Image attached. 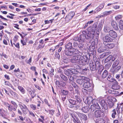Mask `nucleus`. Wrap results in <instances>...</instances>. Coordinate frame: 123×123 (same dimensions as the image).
<instances>
[{
    "label": "nucleus",
    "instance_id": "obj_46",
    "mask_svg": "<svg viewBox=\"0 0 123 123\" xmlns=\"http://www.w3.org/2000/svg\"><path fill=\"white\" fill-rule=\"evenodd\" d=\"M61 92L62 94L65 95H67L68 93V91L65 90H61Z\"/></svg>",
    "mask_w": 123,
    "mask_h": 123
},
{
    "label": "nucleus",
    "instance_id": "obj_29",
    "mask_svg": "<svg viewBox=\"0 0 123 123\" xmlns=\"http://www.w3.org/2000/svg\"><path fill=\"white\" fill-rule=\"evenodd\" d=\"M105 120L102 118H98L96 121V123H105Z\"/></svg>",
    "mask_w": 123,
    "mask_h": 123
},
{
    "label": "nucleus",
    "instance_id": "obj_22",
    "mask_svg": "<svg viewBox=\"0 0 123 123\" xmlns=\"http://www.w3.org/2000/svg\"><path fill=\"white\" fill-rule=\"evenodd\" d=\"M90 108L88 106H86L83 107L81 110L84 113H86L89 111Z\"/></svg>",
    "mask_w": 123,
    "mask_h": 123
},
{
    "label": "nucleus",
    "instance_id": "obj_10",
    "mask_svg": "<svg viewBox=\"0 0 123 123\" xmlns=\"http://www.w3.org/2000/svg\"><path fill=\"white\" fill-rule=\"evenodd\" d=\"M99 103L102 108V109L103 111L107 110L108 109L107 106L104 100H101L100 101Z\"/></svg>",
    "mask_w": 123,
    "mask_h": 123
},
{
    "label": "nucleus",
    "instance_id": "obj_21",
    "mask_svg": "<svg viewBox=\"0 0 123 123\" xmlns=\"http://www.w3.org/2000/svg\"><path fill=\"white\" fill-rule=\"evenodd\" d=\"M107 103H108L107 105L110 108H111L114 105V103L111 102L109 99L107 101Z\"/></svg>",
    "mask_w": 123,
    "mask_h": 123
},
{
    "label": "nucleus",
    "instance_id": "obj_26",
    "mask_svg": "<svg viewBox=\"0 0 123 123\" xmlns=\"http://www.w3.org/2000/svg\"><path fill=\"white\" fill-rule=\"evenodd\" d=\"M119 61L118 60H117L115 61L113 63L112 65V67L113 68H115L119 64Z\"/></svg>",
    "mask_w": 123,
    "mask_h": 123
},
{
    "label": "nucleus",
    "instance_id": "obj_50",
    "mask_svg": "<svg viewBox=\"0 0 123 123\" xmlns=\"http://www.w3.org/2000/svg\"><path fill=\"white\" fill-rule=\"evenodd\" d=\"M110 30V28L108 26H105L104 27V31L106 32H108Z\"/></svg>",
    "mask_w": 123,
    "mask_h": 123
},
{
    "label": "nucleus",
    "instance_id": "obj_54",
    "mask_svg": "<svg viewBox=\"0 0 123 123\" xmlns=\"http://www.w3.org/2000/svg\"><path fill=\"white\" fill-rule=\"evenodd\" d=\"M54 71V69L52 68L51 69V70L49 72L50 75L51 76H53L54 75L53 72Z\"/></svg>",
    "mask_w": 123,
    "mask_h": 123
},
{
    "label": "nucleus",
    "instance_id": "obj_32",
    "mask_svg": "<svg viewBox=\"0 0 123 123\" xmlns=\"http://www.w3.org/2000/svg\"><path fill=\"white\" fill-rule=\"evenodd\" d=\"M88 68H85L82 69L81 71L80 70V74H86V71L88 70Z\"/></svg>",
    "mask_w": 123,
    "mask_h": 123
},
{
    "label": "nucleus",
    "instance_id": "obj_30",
    "mask_svg": "<svg viewBox=\"0 0 123 123\" xmlns=\"http://www.w3.org/2000/svg\"><path fill=\"white\" fill-rule=\"evenodd\" d=\"M92 85H83V87L86 89H84V90H90L92 88V86H91Z\"/></svg>",
    "mask_w": 123,
    "mask_h": 123
},
{
    "label": "nucleus",
    "instance_id": "obj_47",
    "mask_svg": "<svg viewBox=\"0 0 123 123\" xmlns=\"http://www.w3.org/2000/svg\"><path fill=\"white\" fill-rule=\"evenodd\" d=\"M84 46V44L83 43H80L78 44V48H79L80 49L82 48Z\"/></svg>",
    "mask_w": 123,
    "mask_h": 123
},
{
    "label": "nucleus",
    "instance_id": "obj_28",
    "mask_svg": "<svg viewBox=\"0 0 123 123\" xmlns=\"http://www.w3.org/2000/svg\"><path fill=\"white\" fill-rule=\"evenodd\" d=\"M74 12H71L66 16L68 18L71 19L74 16Z\"/></svg>",
    "mask_w": 123,
    "mask_h": 123
},
{
    "label": "nucleus",
    "instance_id": "obj_24",
    "mask_svg": "<svg viewBox=\"0 0 123 123\" xmlns=\"http://www.w3.org/2000/svg\"><path fill=\"white\" fill-rule=\"evenodd\" d=\"M112 11H105L102 13L103 15H102L100 16V17H102L105 16L107 15L110 14L112 13Z\"/></svg>",
    "mask_w": 123,
    "mask_h": 123
},
{
    "label": "nucleus",
    "instance_id": "obj_6",
    "mask_svg": "<svg viewBox=\"0 0 123 123\" xmlns=\"http://www.w3.org/2000/svg\"><path fill=\"white\" fill-rule=\"evenodd\" d=\"M92 104L90 107V109L91 111H96V109H101L97 101L93 103Z\"/></svg>",
    "mask_w": 123,
    "mask_h": 123
},
{
    "label": "nucleus",
    "instance_id": "obj_3",
    "mask_svg": "<svg viewBox=\"0 0 123 123\" xmlns=\"http://www.w3.org/2000/svg\"><path fill=\"white\" fill-rule=\"evenodd\" d=\"M97 23H94L92 27L90 26L87 29V30L89 32H90V34L92 35V37H93L95 35V31L97 29Z\"/></svg>",
    "mask_w": 123,
    "mask_h": 123
},
{
    "label": "nucleus",
    "instance_id": "obj_35",
    "mask_svg": "<svg viewBox=\"0 0 123 123\" xmlns=\"http://www.w3.org/2000/svg\"><path fill=\"white\" fill-rule=\"evenodd\" d=\"M22 111L23 113L25 114H27L28 111H29V110L27 106L24 109L22 110Z\"/></svg>",
    "mask_w": 123,
    "mask_h": 123
},
{
    "label": "nucleus",
    "instance_id": "obj_48",
    "mask_svg": "<svg viewBox=\"0 0 123 123\" xmlns=\"http://www.w3.org/2000/svg\"><path fill=\"white\" fill-rule=\"evenodd\" d=\"M8 110L10 111H12V110H14L15 109L13 108L12 109V107H13V106L12 105H11L9 104H8Z\"/></svg>",
    "mask_w": 123,
    "mask_h": 123
},
{
    "label": "nucleus",
    "instance_id": "obj_5",
    "mask_svg": "<svg viewBox=\"0 0 123 123\" xmlns=\"http://www.w3.org/2000/svg\"><path fill=\"white\" fill-rule=\"evenodd\" d=\"M76 82L79 85H91L92 81L91 80L87 81L82 79H79L76 80Z\"/></svg>",
    "mask_w": 123,
    "mask_h": 123
},
{
    "label": "nucleus",
    "instance_id": "obj_43",
    "mask_svg": "<svg viewBox=\"0 0 123 123\" xmlns=\"http://www.w3.org/2000/svg\"><path fill=\"white\" fill-rule=\"evenodd\" d=\"M112 117L113 118L115 117V115H116V112L115 109L113 110L112 111Z\"/></svg>",
    "mask_w": 123,
    "mask_h": 123
},
{
    "label": "nucleus",
    "instance_id": "obj_31",
    "mask_svg": "<svg viewBox=\"0 0 123 123\" xmlns=\"http://www.w3.org/2000/svg\"><path fill=\"white\" fill-rule=\"evenodd\" d=\"M75 100L76 101L78 104L80 103L81 101V99L79 96L78 95H75Z\"/></svg>",
    "mask_w": 123,
    "mask_h": 123
},
{
    "label": "nucleus",
    "instance_id": "obj_63",
    "mask_svg": "<svg viewBox=\"0 0 123 123\" xmlns=\"http://www.w3.org/2000/svg\"><path fill=\"white\" fill-rule=\"evenodd\" d=\"M11 103L13 104L14 106H15V107H16V108H17V105L15 102L13 101H11Z\"/></svg>",
    "mask_w": 123,
    "mask_h": 123
},
{
    "label": "nucleus",
    "instance_id": "obj_18",
    "mask_svg": "<svg viewBox=\"0 0 123 123\" xmlns=\"http://www.w3.org/2000/svg\"><path fill=\"white\" fill-rule=\"evenodd\" d=\"M78 115L79 117L80 118V119L85 121L87 120V117L85 115L80 113L78 114Z\"/></svg>",
    "mask_w": 123,
    "mask_h": 123
},
{
    "label": "nucleus",
    "instance_id": "obj_15",
    "mask_svg": "<svg viewBox=\"0 0 123 123\" xmlns=\"http://www.w3.org/2000/svg\"><path fill=\"white\" fill-rule=\"evenodd\" d=\"M105 47L108 49H112L115 46V44L114 43H107L104 44Z\"/></svg>",
    "mask_w": 123,
    "mask_h": 123
},
{
    "label": "nucleus",
    "instance_id": "obj_12",
    "mask_svg": "<svg viewBox=\"0 0 123 123\" xmlns=\"http://www.w3.org/2000/svg\"><path fill=\"white\" fill-rule=\"evenodd\" d=\"M108 33L109 36L114 38H116L117 36V33L113 30H110L109 31Z\"/></svg>",
    "mask_w": 123,
    "mask_h": 123
},
{
    "label": "nucleus",
    "instance_id": "obj_27",
    "mask_svg": "<svg viewBox=\"0 0 123 123\" xmlns=\"http://www.w3.org/2000/svg\"><path fill=\"white\" fill-rule=\"evenodd\" d=\"M65 47L68 49H73L72 43L70 42L68 43L66 45Z\"/></svg>",
    "mask_w": 123,
    "mask_h": 123
},
{
    "label": "nucleus",
    "instance_id": "obj_33",
    "mask_svg": "<svg viewBox=\"0 0 123 123\" xmlns=\"http://www.w3.org/2000/svg\"><path fill=\"white\" fill-rule=\"evenodd\" d=\"M73 107L76 109H80L82 107V104L80 103H79L77 104V105L74 106Z\"/></svg>",
    "mask_w": 123,
    "mask_h": 123
},
{
    "label": "nucleus",
    "instance_id": "obj_62",
    "mask_svg": "<svg viewBox=\"0 0 123 123\" xmlns=\"http://www.w3.org/2000/svg\"><path fill=\"white\" fill-rule=\"evenodd\" d=\"M111 52L110 51H108V52H106L105 53H104V55L105 57H106L108 56V55L110 54H111Z\"/></svg>",
    "mask_w": 123,
    "mask_h": 123
},
{
    "label": "nucleus",
    "instance_id": "obj_44",
    "mask_svg": "<svg viewBox=\"0 0 123 123\" xmlns=\"http://www.w3.org/2000/svg\"><path fill=\"white\" fill-rule=\"evenodd\" d=\"M18 105L21 110L24 109L26 107V106L24 104H19Z\"/></svg>",
    "mask_w": 123,
    "mask_h": 123
},
{
    "label": "nucleus",
    "instance_id": "obj_4",
    "mask_svg": "<svg viewBox=\"0 0 123 123\" xmlns=\"http://www.w3.org/2000/svg\"><path fill=\"white\" fill-rule=\"evenodd\" d=\"M100 62L98 61H96L95 63L92 62L90 63L89 66L90 70L92 71H94L99 66Z\"/></svg>",
    "mask_w": 123,
    "mask_h": 123
},
{
    "label": "nucleus",
    "instance_id": "obj_51",
    "mask_svg": "<svg viewBox=\"0 0 123 123\" xmlns=\"http://www.w3.org/2000/svg\"><path fill=\"white\" fill-rule=\"evenodd\" d=\"M116 111L119 114L120 113V106H118L117 108L116 109Z\"/></svg>",
    "mask_w": 123,
    "mask_h": 123
},
{
    "label": "nucleus",
    "instance_id": "obj_56",
    "mask_svg": "<svg viewBox=\"0 0 123 123\" xmlns=\"http://www.w3.org/2000/svg\"><path fill=\"white\" fill-rule=\"evenodd\" d=\"M54 19H51L49 20H45V24H48L49 23H52V21L54 20Z\"/></svg>",
    "mask_w": 123,
    "mask_h": 123
},
{
    "label": "nucleus",
    "instance_id": "obj_49",
    "mask_svg": "<svg viewBox=\"0 0 123 123\" xmlns=\"http://www.w3.org/2000/svg\"><path fill=\"white\" fill-rule=\"evenodd\" d=\"M60 76L61 78L65 81H66L68 79L67 77H66L65 76L62 74H61L60 75Z\"/></svg>",
    "mask_w": 123,
    "mask_h": 123
},
{
    "label": "nucleus",
    "instance_id": "obj_39",
    "mask_svg": "<svg viewBox=\"0 0 123 123\" xmlns=\"http://www.w3.org/2000/svg\"><path fill=\"white\" fill-rule=\"evenodd\" d=\"M108 74V72L106 70L102 74V77L103 78H105L106 77Z\"/></svg>",
    "mask_w": 123,
    "mask_h": 123
},
{
    "label": "nucleus",
    "instance_id": "obj_60",
    "mask_svg": "<svg viewBox=\"0 0 123 123\" xmlns=\"http://www.w3.org/2000/svg\"><path fill=\"white\" fill-rule=\"evenodd\" d=\"M109 100H110L111 102H112L113 103H114V102H115L117 101L116 99L114 97L111 98V99H109Z\"/></svg>",
    "mask_w": 123,
    "mask_h": 123
},
{
    "label": "nucleus",
    "instance_id": "obj_64",
    "mask_svg": "<svg viewBox=\"0 0 123 123\" xmlns=\"http://www.w3.org/2000/svg\"><path fill=\"white\" fill-rule=\"evenodd\" d=\"M54 111L53 110H51L49 111V113L52 115H53L54 113Z\"/></svg>",
    "mask_w": 123,
    "mask_h": 123
},
{
    "label": "nucleus",
    "instance_id": "obj_19",
    "mask_svg": "<svg viewBox=\"0 0 123 123\" xmlns=\"http://www.w3.org/2000/svg\"><path fill=\"white\" fill-rule=\"evenodd\" d=\"M70 72L73 74H80V69L78 70H77L74 68V69L70 68Z\"/></svg>",
    "mask_w": 123,
    "mask_h": 123
},
{
    "label": "nucleus",
    "instance_id": "obj_14",
    "mask_svg": "<svg viewBox=\"0 0 123 123\" xmlns=\"http://www.w3.org/2000/svg\"><path fill=\"white\" fill-rule=\"evenodd\" d=\"M116 59L115 57L111 55H110L105 59V63H107L111 60L114 61Z\"/></svg>",
    "mask_w": 123,
    "mask_h": 123
},
{
    "label": "nucleus",
    "instance_id": "obj_25",
    "mask_svg": "<svg viewBox=\"0 0 123 123\" xmlns=\"http://www.w3.org/2000/svg\"><path fill=\"white\" fill-rule=\"evenodd\" d=\"M69 101L70 104L75 105H77L78 104L76 101L74 99H69Z\"/></svg>",
    "mask_w": 123,
    "mask_h": 123
},
{
    "label": "nucleus",
    "instance_id": "obj_16",
    "mask_svg": "<svg viewBox=\"0 0 123 123\" xmlns=\"http://www.w3.org/2000/svg\"><path fill=\"white\" fill-rule=\"evenodd\" d=\"M111 25L112 27L115 30L117 31L118 30L117 25L115 21H111Z\"/></svg>",
    "mask_w": 123,
    "mask_h": 123
},
{
    "label": "nucleus",
    "instance_id": "obj_57",
    "mask_svg": "<svg viewBox=\"0 0 123 123\" xmlns=\"http://www.w3.org/2000/svg\"><path fill=\"white\" fill-rule=\"evenodd\" d=\"M35 92L34 91H33V92H32L30 94L31 95V97L33 98L34 97L36 96V94H35Z\"/></svg>",
    "mask_w": 123,
    "mask_h": 123
},
{
    "label": "nucleus",
    "instance_id": "obj_13",
    "mask_svg": "<svg viewBox=\"0 0 123 123\" xmlns=\"http://www.w3.org/2000/svg\"><path fill=\"white\" fill-rule=\"evenodd\" d=\"M108 80L111 82H113V85H117L118 82L116 80L114 79L111 75H109L107 78Z\"/></svg>",
    "mask_w": 123,
    "mask_h": 123
},
{
    "label": "nucleus",
    "instance_id": "obj_58",
    "mask_svg": "<svg viewBox=\"0 0 123 123\" xmlns=\"http://www.w3.org/2000/svg\"><path fill=\"white\" fill-rule=\"evenodd\" d=\"M13 44L17 48H19V44L18 43H16L15 42L13 43Z\"/></svg>",
    "mask_w": 123,
    "mask_h": 123
},
{
    "label": "nucleus",
    "instance_id": "obj_11",
    "mask_svg": "<svg viewBox=\"0 0 123 123\" xmlns=\"http://www.w3.org/2000/svg\"><path fill=\"white\" fill-rule=\"evenodd\" d=\"M70 116L73 118V120L74 123H79V120L78 118L77 117V116L74 113H70Z\"/></svg>",
    "mask_w": 123,
    "mask_h": 123
},
{
    "label": "nucleus",
    "instance_id": "obj_8",
    "mask_svg": "<svg viewBox=\"0 0 123 123\" xmlns=\"http://www.w3.org/2000/svg\"><path fill=\"white\" fill-rule=\"evenodd\" d=\"M103 40L104 44L108 42H111L113 41V39L108 34L106 35L103 37Z\"/></svg>",
    "mask_w": 123,
    "mask_h": 123
},
{
    "label": "nucleus",
    "instance_id": "obj_2",
    "mask_svg": "<svg viewBox=\"0 0 123 123\" xmlns=\"http://www.w3.org/2000/svg\"><path fill=\"white\" fill-rule=\"evenodd\" d=\"M79 53V51L77 49L74 48L68 49L65 51V54L70 56L74 55Z\"/></svg>",
    "mask_w": 123,
    "mask_h": 123
},
{
    "label": "nucleus",
    "instance_id": "obj_42",
    "mask_svg": "<svg viewBox=\"0 0 123 123\" xmlns=\"http://www.w3.org/2000/svg\"><path fill=\"white\" fill-rule=\"evenodd\" d=\"M10 93L13 97H17L18 96L17 93L12 91H10Z\"/></svg>",
    "mask_w": 123,
    "mask_h": 123
},
{
    "label": "nucleus",
    "instance_id": "obj_52",
    "mask_svg": "<svg viewBox=\"0 0 123 123\" xmlns=\"http://www.w3.org/2000/svg\"><path fill=\"white\" fill-rule=\"evenodd\" d=\"M78 43L76 41H75L73 43V46L75 48H78Z\"/></svg>",
    "mask_w": 123,
    "mask_h": 123
},
{
    "label": "nucleus",
    "instance_id": "obj_9",
    "mask_svg": "<svg viewBox=\"0 0 123 123\" xmlns=\"http://www.w3.org/2000/svg\"><path fill=\"white\" fill-rule=\"evenodd\" d=\"M94 115L96 117H103L105 116L104 113L100 110H97L94 112Z\"/></svg>",
    "mask_w": 123,
    "mask_h": 123
},
{
    "label": "nucleus",
    "instance_id": "obj_38",
    "mask_svg": "<svg viewBox=\"0 0 123 123\" xmlns=\"http://www.w3.org/2000/svg\"><path fill=\"white\" fill-rule=\"evenodd\" d=\"M122 16L121 15H118L116 16L115 18V19L117 21L120 20L122 19Z\"/></svg>",
    "mask_w": 123,
    "mask_h": 123
},
{
    "label": "nucleus",
    "instance_id": "obj_17",
    "mask_svg": "<svg viewBox=\"0 0 123 123\" xmlns=\"http://www.w3.org/2000/svg\"><path fill=\"white\" fill-rule=\"evenodd\" d=\"M85 37H86L85 35H81L79 37L77 38V41L80 42H83L86 38Z\"/></svg>",
    "mask_w": 123,
    "mask_h": 123
},
{
    "label": "nucleus",
    "instance_id": "obj_23",
    "mask_svg": "<svg viewBox=\"0 0 123 123\" xmlns=\"http://www.w3.org/2000/svg\"><path fill=\"white\" fill-rule=\"evenodd\" d=\"M95 48V45L94 44H92L90 46H89L87 47L88 49L89 50V51L91 52L94 51Z\"/></svg>",
    "mask_w": 123,
    "mask_h": 123
},
{
    "label": "nucleus",
    "instance_id": "obj_53",
    "mask_svg": "<svg viewBox=\"0 0 123 123\" xmlns=\"http://www.w3.org/2000/svg\"><path fill=\"white\" fill-rule=\"evenodd\" d=\"M70 61V59H69L68 58L64 59L63 60V62L65 63H67Z\"/></svg>",
    "mask_w": 123,
    "mask_h": 123
},
{
    "label": "nucleus",
    "instance_id": "obj_7",
    "mask_svg": "<svg viewBox=\"0 0 123 123\" xmlns=\"http://www.w3.org/2000/svg\"><path fill=\"white\" fill-rule=\"evenodd\" d=\"M85 99L84 98L83 100L85 101V103L86 104L87 103L88 104H90L92 103V104L95 102L97 101L95 99H93L92 98L91 96H89L87 97L85 100Z\"/></svg>",
    "mask_w": 123,
    "mask_h": 123
},
{
    "label": "nucleus",
    "instance_id": "obj_20",
    "mask_svg": "<svg viewBox=\"0 0 123 123\" xmlns=\"http://www.w3.org/2000/svg\"><path fill=\"white\" fill-rule=\"evenodd\" d=\"M97 69H98V73L100 75L104 69V68L103 66L100 63L99 66H98V67L97 68Z\"/></svg>",
    "mask_w": 123,
    "mask_h": 123
},
{
    "label": "nucleus",
    "instance_id": "obj_61",
    "mask_svg": "<svg viewBox=\"0 0 123 123\" xmlns=\"http://www.w3.org/2000/svg\"><path fill=\"white\" fill-rule=\"evenodd\" d=\"M18 89L21 92H24V89L22 87L20 86H18Z\"/></svg>",
    "mask_w": 123,
    "mask_h": 123
},
{
    "label": "nucleus",
    "instance_id": "obj_40",
    "mask_svg": "<svg viewBox=\"0 0 123 123\" xmlns=\"http://www.w3.org/2000/svg\"><path fill=\"white\" fill-rule=\"evenodd\" d=\"M92 35H91V34H90H90H89V32L88 33H87L86 35H85V36L86 39H90L91 38H93V37H92Z\"/></svg>",
    "mask_w": 123,
    "mask_h": 123
},
{
    "label": "nucleus",
    "instance_id": "obj_34",
    "mask_svg": "<svg viewBox=\"0 0 123 123\" xmlns=\"http://www.w3.org/2000/svg\"><path fill=\"white\" fill-rule=\"evenodd\" d=\"M121 68V67L120 66H118L112 71V73L114 74L115 73L117 72Z\"/></svg>",
    "mask_w": 123,
    "mask_h": 123
},
{
    "label": "nucleus",
    "instance_id": "obj_59",
    "mask_svg": "<svg viewBox=\"0 0 123 123\" xmlns=\"http://www.w3.org/2000/svg\"><path fill=\"white\" fill-rule=\"evenodd\" d=\"M101 10L100 7H98L94 11L96 13H97Z\"/></svg>",
    "mask_w": 123,
    "mask_h": 123
},
{
    "label": "nucleus",
    "instance_id": "obj_36",
    "mask_svg": "<svg viewBox=\"0 0 123 123\" xmlns=\"http://www.w3.org/2000/svg\"><path fill=\"white\" fill-rule=\"evenodd\" d=\"M119 27L120 29L123 30V21L120 20L119 22Z\"/></svg>",
    "mask_w": 123,
    "mask_h": 123
},
{
    "label": "nucleus",
    "instance_id": "obj_37",
    "mask_svg": "<svg viewBox=\"0 0 123 123\" xmlns=\"http://www.w3.org/2000/svg\"><path fill=\"white\" fill-rule=\"evenodd\" d=\"M111 64L112 63L111 62H109L107 63L105 65V68L107 69H109L111 66Z\"/></svg>",
    "mask_w": 123,
    "mask_h": 123
},
{
    "label": "nucleus",
    "instance_id": "obj_41",
    "mask_svg": "<svg viewBox=\"0 0 123 123\" xmlns=\"http://www.w3.org/2000/svg\"><path fill=\"white\" fill-rule=\"evenodd\" d=\"M105 49H103V47H100L98 49V52L99 53H101L104 52Z\"/></svg>",
    "mask_w": 123,
    "mask_h": 123
},
{
    "label": "nucleus",
    "instance_id": "obj_45",
    "mask_svg": "<svg viewBox=\"0 0 123 123\" xmlns=\"http://www.w3.org/2000/svg\"><path fill=\"white\" fill-rule=\"evenodd\" d=\"M112 88L113 89L117 90L120 88V86L119 85H112Z\"/></svg>",
    "mask_w": 123,
    "mask_h": 123
},
{
    "label": "nucleus",
    "instance_id": "obj_1",
    "mask_svg": "<svg viewBox=\"0 0 123 123\" xmlns=\"http://www.w3.org/2000/svg\"><path fill=\"white\" fill-rule=\"evenodd\" d=\"M83 57L80 55H73L72 59H70V62L74 63H77L80 65H83L84 62H85L83 60Z\"/></svg>",
    "mask_w": 123,
    "mask_h": 123
},
{
    "label": "nucleus",
    "instance_id": "obj_55",
    "mask_svg": "<svg viewBox=\"0 0 123 123\" xmlns=\"http://www.w3.org/2000/svg\"><path fill=\"white\" fill-rule=\"evenodd\" d=\"M55 56L57 57L59 59L60 58V54L57 52H55Z\"/></svg>",
    "mask_w": 123,
    "mask_h": 123
}]
</instances>
